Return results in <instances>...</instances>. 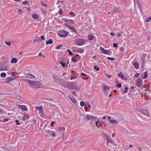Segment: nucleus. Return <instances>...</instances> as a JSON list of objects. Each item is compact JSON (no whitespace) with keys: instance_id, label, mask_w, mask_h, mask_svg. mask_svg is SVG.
Masks as SVG:
<instances>
[{"instance_id":"nucleus-1","label":"nucleus","mask_w":151,"mask_h":151,"mask_svg":"<svg viewBox=\"0 0 151 151\" xmlns=\"http://www.w3.org/2000/svg\"><path fill=\"white\" fill-rule=\"evenodd\" d=\"M75 44L79 46L82 45L85 43L84 40L83 39H75Z\"/></svg>"},{"instance_id":"nucleus-2","label":"nucleus","mask_w":151,"mask_h":151,"mask_svg":"<svg viewBox=\"0 0 151 151\" xmlns=\"http://www.w3.org/2000/svg\"><path fill=\"white\" fill-rule=\"evenodd\" d=\"M69 84L68 88H70L71 89L73 88L76 89L78 87L76 82H69Z\"/></svg>"},{"instance_id":"nucleus-3","label":"nucleus","mask_w":151,"mask_h":151,"mask_svg":"<svg viewBox=\"0 0 151 151\" xmlns=\"http://www.w3.org/2000/svg\"><path fill=\"white\" fill-rule=\"evenodd\" d=\"M60 83L65 88H68L69 82L65 81L63 79H61L60 81Z\"/></svg>"},{"instance_id":"nucleus-4","label":"nucleus","mask_w":151,"mask_h":151,"mask_svg":"<svg viewBox=\"0 0 151 151\" xmlns=\"http://www.w3.org/2000/svg\"><path fill=\"white\" fill-rule=\"evenodd\" d=\"M142 84V81L140 78H138L136 81L135 85L137 86L140 87Z\"/></svg>"},{"instance_id":"nucleus-5","label":"nucleus","mask_w":151,"mask_h":151,"mask_svg":"<svg viewBox=\"0 0 151 151\" xmlns=\"http://www.w3.org/2000/svg\"><path fill=\"white\" fill-rule=\"evenodd\" d=\"M132 64L135 69H138L139 68V64L136 59L134 60L132 62Z\"/></svg>"},{"instance_id":"nucleus-6","label":"nucleus","mask_w":151,"mask_h":151,"mask_svg":"<svg viewBox=\"0 0 151 151\" xmlns=\"http://www.w3.org/2000/svg\"><path fill=\"white\" fill-rule=\"evenodd\" d=\"M100 49L103 54H109V50H105L104 47H100Z\"/></svg>"},{"instance_id":"nucleus-7","label":"nucleus","mask_w":151,"mask_h":151,"mask_svg":"<svg viewBox=\"0 0 151 151\" xmlns=\"http://www.w3.org/2000/svg\"><path fill=\"white\" fill-rule=\"evenodd\" d=\"M37 83V82L34 81H30L29 82V85L31 87L35 88L36 85Z\"/></svg>"},{"instance_id":"nucleus-8","label":"nucleus","mask_w":151,"mask_h":151,"mask_svg":"<svg viewBox=\"0 0 151 151\" xmlns=\"http://www.w3.org/2000/svg\"><path fill=\"white\" fill-rule=\"evenodd\" d=\"M104 137L105 138L107 142H109L110 143H112L113 141L109 137L107 136L105 133L103 134Z\"/></svg>"},{"instance_id":"nucleus-9","label":"nucleus","mask_w":151,"mask_h":151,"mask_svg":"<svg viewBox=\"0 0 151 151\" xmlns=\"http://www.w3.org/2000/svg\"><path fill=\"white\" fill-rule=\"evenodd\" d=\"M35 108L36 109H37L39 110V113L41 115H42L43 114V107L42 106H36Z\"/></svg>"},{"instance_id":"nucleus-10","label":"nucleus","mask_w":151,"mask_h":151,"mask_svg":"<svg viewBox=\"0 0 151 151\" xmlns=\"http://www.w3.org/2000/svg\"><path fill=\"white\" fill-rule=\"evenodd\" d=\"M96 117L97 116H96V117H94L93 116H87V119L91 121H94L96 119H97Z\"/></svg>"},{"instance_id":"nucleus-11","label":"nucleus","mask_w":151,"mask_h":151,"mask_svg":"<svg viewBox=\"0 0 151 151\" xmlns=\"http://www.w3.org/2000/svg\"><path fill=\"white\" fill-rule=\"evenodd\" d=\"M142 113L147 116H149V115L147 110L144 109L142 111Z\"/></svg>"},{"instance_id":"nucleus-12","label":"nucleus","mask_w":151,"mask_h":151,"mask_svg":"<svg viewBox=\"0 0 151 151\" xmlns=\"http://www.w3.org/2000/svg\"><path fill=\"white\" fill-rule=\"evenodd\" d=\"M147 73L146 71L142 73L141 75L142 78L143 79H146L147 77Z\"/></svg>"},{"instance_id":"nucleus-13","label":"nucleus","mask_w":151,"mask_h":151,"mask_svg":"<svg viewBox=\"0 0 151 151\" xmlns=\"http://www.w3.org/2000/svg\"><path fill=\"white\" fill-rule=\"evenodd\" d=\"M47 133L53 137H55L56 136V134H55V132L53 131H48Z\"/></svg>"},{"instance_id":"nucleus-14","label":"nucleus","mask_w":151,"mask_h":151,"mask_svg":"<svg viewBox=\"0 0 151 151\" xmlns=\"http://www.w3.org/2000/svg\"><path fill=\"white\" fill-rule=\"evenodd\" d=\"M31 17L34 19H39V17L38 15L36 14H33L32 15Z\"/></svg>"},{"instance_id":"nucleus-15","label":"nucleus","mask_w":151,"mask_h":151,"mask_svg":"<svg viewBox=\"0 0 151 151\" xmlns=\"http://www.w3.org/2000/svg\"><path fill=\"white\" fill-rule=\"evenodd\" d=\"M109 122H110L112 124H114L115 125H117L118 124V122L116 120L114 119H111V120H109Z\"/></svg>"},{"instance_id":"nucleus-16","label":"nucleus","mask_w":151,"mask_h":151,"mask_svg":"<svg viewBox=\"0 0 151 151\" xmlns=\"http://www.w3.org/2000/svg\"><path fill=\"white\" fill-rule=\"evenodd\" d=\"M19 107L23 111H26L27 110L26 106L24 105H20L19 106Z\"/></svg>"},{"instance_id":"nucleus-17","label":"nucleus","mask_w":151,"mask_h":151,"mask_svg":"<svg viewBox=\"0 0 151 151\" xmlns=\"http://www.w3.org/2000/svg\"><path fill=\"white\" fill-rule=\"evenodd\" d=\"M63 32L64 33H65V34L63 35H62L61 36L62 37H66L68 36V35L69 34V32H66V30H63Z\"/></svg>"},{"instance_id":"nucleus-18","label":"nucleus","mask_w":151,"mask_h":151,"mask_svg":"<svg viewBox=\"0 0 151 151\" xmlns=\"http://www.w3.org/2000/svg\"><path fill=\"white\" fill-rule=\"evenodd\" d=\"M12 78L11 77H9L6 78L5 82L6 83H9L10 82L12 79Z\"/></svg>"},{"instance_id":"nucleus-19","label":"nucleus","mask_w":151,"mask_h":151,"mask_svg":"<svg viewBox=\"0 0 151 151\" xmlns=\"http://www.w3.org/2000/svg\"><path fill=\"white\" fill-rule=\"evenodd\" d=\"M69 99L71 100V101L73 102V103H76V99L75 98H74V97H70L69 96L68 97Z\"/></svg>"},{"instance_id":"nucleus-20","label":"nucleus","mask_w":151,"mask_h":151,"mask_svg":"<svg viewBox=\"0 0 151 151\" xmlns=\"http://www.w3.org/2000/svg\"><path fill=\"white\" fill-rule=\"evenodd\" d=\"M17 62V59L16 58H12L11 62L12 63H15Z\"/></svg>"},{"instance_id":"nucleus-21","label":"nucleus","mask_w":151,"mask_h":151,"mask_svg":"<svg viewBox=\"0 0 151 151\" xmlns=\"http://www.w3.org/2000/svg\"><path fill=\"white\" fill-rule=\"evenodd\" d=\"M59 130L62 132V134H63V132H65V128L63 127H62L60 128Z\"/></svg>"},{"instance_id":"nucleus-22","label":"nucleus","mask_w":151,"mask_h":151,"mask_svg":"<svg viewBox=\"0 0 151 151\" xmlns=\"http://www.w3.org/2000/svg\"><path fill=\"white\" fill-rule=\"evenodd\" d=\"M53 43L51 39H50L49 40L47 41L46 42V45L49 44H51Z\"/></svg>"},{"instance_id":"nucleus-23","label":"nucleus","mask_w":151,"mask_h":151,"mask_svg":"<svg viewBox=\"0 0 151 151\" xmlns=\"http://www.w3.org/2000/svg\"><path fill=\"white\" fill-rule=\"evenodd\" d=\"M93 38V37L92 35H89L88 36V39L89 40H92Z\"/></svg>"},{"instance_id":"nucleus-24","label":"nucleus","mask_w":151,"mask_h":151,"mask_svg":"<svg viewBox=\"0 0 151 151\" xmlns=\"http://www.w3.org/2000/svg\"><path fill=\"white\" fill-rule=\"evenodd\" d=\"M109 89V88L108 86H105L104 88L103 91L104 92H105L107 90H108Z\"/></svg>"},{"instance_id":"nucleus-25","label":"nucleus","mask_w":151,"mask_h":151,"mask_svg":"<svg viewBox=\"0 0 151 151\" xmlns=\"http://www.w3.org/2000/svg\"><path fill=\"white\" fill-rule=\"evenodd\" d=\"M1 76L2 78H5L6 76V73L4 72L2 73L1 74Z\"/></svg>"},{"instance_id":"nucleus-26","label":"nucleus","mask_w":151,"mask_h":151,"mask_svg":"<svg viewBox=\"0 0 151 151\" xmlns=\"http://www.w3.org/2000/svg\"><path fill=\"white\" fill-rule=\"evenodd\" d=\"M93 68L94 69L96 70V71H99L100 70V68L99 67L97 66L96 65H95L93 67Z\"/></svg>"},{"instance_id":"nucleus-27","label":"nucleus","mask_w":151,"mask_h":151,"mask_svg":"<svg viewBox=\"0 0 151 151\" xmlns=\"http://www.w3.org/2000/svg\"><path fill=\"white\" fill-rule=\"evenodd\" d=\"M69 27L70 29L72 31H73L74 32H76V30L75 29V28H74V27H73V26H72V27L70 26V27Z\"/></svg>"},{"instance_id":"nucleus-28","label":"nucleus","mask_w":151,"mask_h":151,"mask_svg":"<svg viewBox=\"0 0 151 151\" xmlns=\"http://www.w3.org/2000/svg\"><path fill=\"white\" fill-rule=\"evenodd\" d=\"M2 68L3 70H8V67L7 65L2 67Z\"/></svg>"},{"instance_id":"nucleus-29","label":"nucleus","mask_w":151,"mask_h":151,"mask_svg":"<svg viewBox=\"0 0 151 151\" xmlns=\"http://www.w3.org/2000/svg\"><path fill=\"white\" fill-rule=\"evenodd\" d=\"M118 76L121 77V78H124V76L121 73H120L118 74Z\"/></svg>"},{"instance_id":"nucleus-30","label":"nucleus","mask_w":151,"mask_h":151,"mask_svg":"<svg viewBox=\"0 0 151 151\" xmlns=\"http://www.w3.org/2000/svg\"><path fill=\"white\" fill-rule=\"evenodd\" d=\"M9 120V119H3L1 120L0 121V122H5L8 121Z\"/></svg>"},{"instance_id":"nucleus-31","label":"nucleus","mask_w":151,"mask_h":151,"mask_svg":"<svg viewBox=\"0 0 151 151\" xmlns=\"http://www.w3.org/2000/svg\"><path fill=\"white\" fill-rule=\"evenodd\" d=\"M60 63L62 65L63 67H65V63H64L63 62L60 61Z\"/></svg>"},{"instance_id":"nucleus-32","label":"nucleus","mask_w":151,"mask_h":151,"mask_svg":"<svg viewBox=\"0 0 151 151\" xmlns=\"http://www.w3.org/2000/svg\"><path fill=\"white\" fill-rule=\"evenodd\" d=\"M71 61L72 62H74L75 63L77 62L76 59L75 57H73L71 59Z\"/></svg>"},{"instance_id":"nucleus-33","label":"nucleus","mask_w":151,"mask_h":151,"mask_svg":"<svg viewBox=\"0 0 151 151\" xmlns=\"http://www.w3.org/2000/svg\"><path fill=\"white\" fill-rule=\"evenodd\" d=\"M41 11L42 12V13L44 14H46L47 13L46 11L45 10L42 9L41 10Z\"/></svg>"},{"instance_id":"nucleus-34","label":"nucleus","mask_w":151,"mask_h":151,"mask_svg":"<svg viewBox=\"0 0 151 151\" xmlns=\"http://www.w3.org/2000/svg\"><path fill=\"white\" fill-rule=\"evenodd\" d=\"M80 105L81 106H83L85 105V102L83 101H81L80 103Z\"/></svg>"},{"instance_id":"nucleus-35","label":"nucleus","mask_w":151,"mask_h":151,"mask_svg":"<svg viewBox=\"0 0 151 151\" xmlns=\"http://www.w3.org/2000/svg\"><path fill=\"white\" fill-rule=\"evenodd\" d=\"M69 14H70V15H71L72 16V17H74L75 16V15L74 14V13L73 12H69Z\"/></svg>"},{"instance_id":"nucleus-36","label":"nucleus","mask_w":151,"mask_h":151,"mask_svg":"<svg viewBox=\"0 0 151 151\" xmlns=\"http://www.w3.org/2000/svg\"><path fill=\"white\" fill-rule=\"evenodd\" d=\"M107 58L109 60H111L112 61H113V60H115V59L114 58H111V57H107Z\"/></svg>"},{"instance_id":"nucleus-37","label":"nucleus","mask_w":151,"mask_h":151,"mask_svg":"<svg viewBox=\"0 0 151 151\" xmlns=\"http://www.w3.org/2000/svg\"><path fill=\"white\" fill-rule=\"evenodd\" d=\"M105 76L109 79L111 77V76L108 74H105Z\"/></svg>"},{"instance_id":"nucleus-38","label":"nucleus","mask_w":151,"mask_h":151,"mask_svg":"<svg viewBox=\"0 0 151 151\" xmlns=\"http://www.w3.org/2000/svg\"><path fill=\"white\" fill-rule=\"evenodd\" d=\"M24 116L27 119H28L29 117V115L27 114H24Z\"/></svg>"},{"instance_id":"nucleus-39","label":"nucleus","mask_w":151,"mask_h":151,"mask_svg":"<svg viewBox=\"0 0 151 151\" xmlns=\"http://www.w3.org/2000/svg\"><path fill=\"white\" fill-rule=\"evenodd\" d=\"M5 43L7 45H8L9 46H10L11 45V42H5Z\"/></svg>"},{"instance_id":"nucleus-40","label":"nucleus","mask_w":151,"mask_h":151,"mask_svg":"<svg viewBox=\"0 0 151 151\" xmlns=\"http://www.w3.org/2000/svg\"><path fill=\"white\" fill-rule=\"evenodd\" d=\"M67 51L70 55H73V53L72 52H71V51L69 49H68L67 50Z\"/></svg>"},{"instance_id":"nucleus-41","label":"nucleus","mask_w":151,"mask_h":151,"mask_svg":"<svg viewBox=\"0 0 151 151\" xmlns=\"http://www.w3.org/2000/svg\"><path fill=\"white\" fill-rule=\"evenodd\" d=\"M122 86V84L121 83H119L117 85L116 87L120 88Z\"/></svg>"},{"instance_id":"nucleus-42","label":"nucleus","mask_w":151,"mask_h":151,"mask_svg":"<svg viewBox=\"0 0 151 151\" xmlns=\"http://www.w3.org/2000/svg\"><path fill=\"white\" fill-rule=\"evenodd\" d=\"M125 91H124L123 92L124 93H126L127 92V90L128 89V88L127 87H126L125 88Z\"/></svg>"},{"instance_id":"nucleus-43","label":"nucleus","mask_w":151,"mask_h":151,"mask_svg":"<svg viewBox=\"0 0 151 151\" xmlns=\"http://www.w3.org/2000/svg\"><path fill=\"white\" fill-rule=\"evenodd\" d=\"M113 46L114 47H117L118 45L116 43H114L113 44Z\"/></svg>"},{"instance_id":"nucleus-44","label":"nucleus","mask_w":151,"mask_h":151,"mask_svg":"<svg viewBox=\"0 0 151 151\" xmlns=\"http://www.w3.org/2000/svg\"><path fill=\"white\" fill-rule=\"evenodd\" d=\"M151 20V17H148V18H147V19L145 20V21L146 22H149V20Z\"/></svg>"},{"instance_id":"nucleus-45","label":"nucleus","mask_w":151,"mask_h":151,"mask_svg":"<svg viewBox=\"0 0 151 151\" xmlns=\"http://www.w3.org/2000/svg\"><path fill=\"white\" fill-rule=\"evenodd\" d=\"M139 74L138 73H136L134 75V76L136 77H139Z\"/></svg>"},{"instance_id":"nucleus-46","label":"nucleus","mask_w":151,"mask_h":151,"mask_svg":"<svg viewBox=\"0 0 151 151\" xmlns=\"http://www.w3.org/2000/svg\"><path fill=\"white\" fill-rule=\"evenodd\" d=\"M122 36V35H121L119 33H117V35L116 36L117 37H119Z\"/></svg>"},{"instance_id":"nucleus-47","label":"nucleus","mask_w":151,"mask_h":151,"mask_svg":"<svg viewBox=\"0 0 151 151\" xmlns=\"http://www.w3.org/2000/svg\"><path fill=\"white\" fill-rule=\"evenodd\" d=\"M40 38L43 40H45V38L44 37V35L41 36L40 37Z\"/></svg>"},{"instance_id":"nucleus-48","label":"nucleus","mask_w":151,"mask_h":151,"mask_svg":"<svg viewBox=\"0 0 151 151\" xmlns=\"http://www.w3.org/2000/svg\"><path fill=\"white\" fill-rule=\"evenodd\" d=\"M55 122L54 121H52L51 123V126L52 127H53L54 126V124H55Z\"/></svg>"},{"instance_id":"nucleus-49","label":"nucleus","mask_w":151,"mask_h":151,"mask_svg":"<svg viewBox=\"0 0 151 151\" xmlns=\"http://www.w3.org/2000/svg\"><path fill=\"white\" fill-rule=\"evenodd\" d=\"M83 79H84V80H87L88 79V78L86 77V76H83Z\"/></svg>"},{"instance_id":"nucleus-50","label":"nucleus","mask_w":151,"mask_h":151,"mask_svg":"<svg viewBox=\"0 0 151 151\" xmlns=\"http://www.w3.org/2000/svg\"><path fill=\"white\" fill-rule=\"evenodd\" d=\"M78 51L79 52L81 53L83 51V50L82 49H80L78 50Z\"/></svg>"},{"instance_id":"nucleus-51","label":"nucleus","mask_w":151,"mask_h":151,"mask_svg":"<svg viewBox=\"0 0 151 151\" xmlns=\"http://www.w3.org/2000/svg\"><path fill=\"white\" fill-rule=\"evenodd\" d=\"M22 3L24 4H27L28 3V1H25L23 2Z\"/></svg>"},{"instance_id":"nucleus-52","label":"nucleus","mask_w":151,"mask_h":151,"mask_svg":"<svg viewBox=\"0 0 151 151\" xmlns=\"http://www.w3.org/2000/svg\"><path fill=\"white\" fill-rule=\"evenodd\" d=\"M141 60L142 61V63H144L145 61V59L144 58H141Z\"/></svg>"},{"instance_id":"nucleus-53","label":"nucleus","mask_w":151,"mask_h":151,"mask_svg":"<svg viewBox=\"0 0 151 151\" xmlns=\"http://www.w3.org/2000/svg\"><path fill=\"white\" fill-rule=\"evenodd\" d=\"M19 121L18 120H16L15 121V122L16 123V124L17 125H19L20 124L19 123Z\"/></svg>"},{"instance_id":"nucleus-54","label":"nucleus","mask_w":151,"mask_h":151,"mask_svg":"<svg viewBox=\"0 0 151 151\" xmlns=\"http://www.w3.org/2000/svg\"><path fill=\"white\" fill-rule=\"evenodd\" d=\"M66 21L67 22L69 21L70 22V23H72L73 22V21L72 20H67Z\"/></svg>"},{"instance_id":"nucleus-55","label":"nucleus","mask_w":151,"mask_h":151,"mask_svg":"<svg viewBox=\"0 0 151 151\" xmlns=\"http://www.w3.org/2000/svg\"><path fill=\"white\" fill-rule=\"evenodd\" d=\"M22 11L21 9H19L18 11V12L20 13H22Z\"/></svg>"},{"instance_id":"nucleus-56","label":"nucleus","mask_w":151,"mask_h":151,"mask_svg":"<svg viewBox=\"0 0 151 151\" xmlns=\"http://www.w3.org/2000/svg\"><path fill=\"white\" fill-rule=\"evenodd\" d=\"M41 5H42V6H46V4H45V3H42V4H41Z\"/></svg>"},{"instance_id":"nucleus-57","label":"nucleus","mask_w":151,"mask_h":151,"mask_svg":"<svg viewBox=\"0 0 151 151\" xmlns=\"http://www.w3.org/2000/svg\"><path fill=\"white\" fill-rule=\"evenodd\" d=\"M59 13H60V14H62L63 13V11L62 10H61V9H60L59 11Z\"/></svg>"},{"instance_id":"nucleus-58","label":"nucleus","mask_w":151,"mask_h":151,"mask_svg":"<svg viewBox=\"0 0 151 151\" xmlns=\"http://www.w3.org/2000/svg\"><path fill=\"white\" fill-rule=\"evenodd\" d=\"M72 94L73 95L76 96V92L75 91H74L72 93Z\"/></svg>"},{"instance_id":"nucleus-59","label":"nucleus","mask_w":151,"mask_h":151,"mask_svg":"<svg viewBox=\"0 0 151 151\" xmlns=\"http://www.w3.org/2000/svg\"><path fill=\"white\" fill-rule=\"evenodd\" d=\"M84 109H85V110L86 111H87V107L86 106H84Z\"/></svg>"},{"instance_id":"nucleus-60","label":"nucleus","mask_w":151,"mask_h":151,"mask_svg":"<svg viewBox=\"0 0 151 151\" xmlns=\"http://www.w3.org/2000/svg\"><path fill=\"white\" fill-rule=\"evenodd\" d=\"M75 78L76 79V77L75 76H71V78H70V79L72 80L73 79Z\"/></svg>"},{"instance_id":"nucleus-61","label":"nucleus","mask_w":151,"mask_h":151,"mask_svg":"<svg viewBox=\"0 0 151 151\" xmlns=\"http://www.w3.org/2000/svg\"><path fill=\"white\" fill-rule=\"evenodd\" d=\"M81 76H86V74L84 73H82L81 74Z\"/></svg>"},{"instance_id":"nucleus-62","label":"nucleus","mask_w":151,"mask_h":151,"mask_svg":"<svg viewBox=\"0 0 151 151\" xmlns=\"http://www.w3.org/2000/svg\"><path fill=\"white\" fill-rule=\"evenodd\" d=\"M110 35L111 36H113L114 35V33L113 32H111L110 34Z\"/></svg>"},{"instance_id":"nucleus-63","label":"nucleus","mask_w":151,"mask_h":151,"mask_svg":"<svg viewBox=\"0 0 151 151\" xmlns=\"http://www.w3.org/2000/svg\"><path fill=\"white\" fill-rule=\"evenodd\" d=\"M101 123L99 124L98 125H97V124H96V126L98 128H99L101 126Z\"/></svg>"},{"instance_id":"nucleus-64","label":"nucleus","mask_w":151,"mask_h":151,"mask_svg":"<svg viewBox=\"0 0 151 151\" xmlns=\"http://www.w3.org/2000/svg\"><path fill=\"white\" fill-rule=\"evenodd\" d=\"M147 87V86L146 85H144L143 86V87L144 88H146Z\"/></svg>"}]
</instances>
